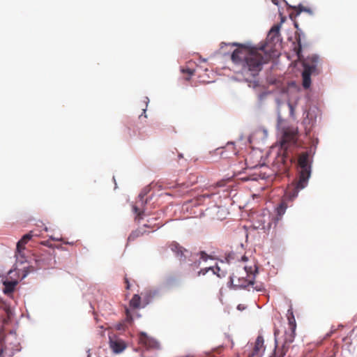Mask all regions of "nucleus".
Listing matches in <instances>:
<instances>
[{
	"label": "nucleus",
	"instance_id": "28",
	"mask_svg": "<svg viewBox=\"0 0 357 357\" xmlns=\"http://www.w3.org/2000/svg\"><path fill=\"white\" fill-rule=\"evenodd\" d=\"M126 314L127 319L129 321H132V318L131 314L130 312L129 309L127 307H126Z\"/></svg>",
	"mask_w": 357,
	"mask_h": 357
},
{
	"label": "nucleus",
	"instance_id": "24",
	"mask_svg": "<svg viewBox=\"0 0 357 357\" xmlns=\"http://www.w3.org/2000/svg\"><path fill=\"white\" fill-rule=\"evenodd\" d=\"M22 249V238H20L17 243V252L18 253L19 255H21Z\"/></svg>",
	"mask_w": 357,
	"mask_h": 357
},
{
	"label": "nucleus",
	"instance_id": "34",
	"mask_svg": "<svg viewBox=\"0 0 357 357\" xmlns=\"http://www.w3.org/2000/svg\"><path fill=\"white\" fill-rule=\"evenodd\" d=\"M303 6H298V13H301V11H303Z\"/></svg>",
	"mask_w": 357,
	"mask_h": 357
},
{
	"label": "nucleus",
	"instance_id": "18",
	"mask_svg": "<svg viewBox=\"0 0 357 357\" xmlns=\"http://www.w3.org/2000/svg\"><path fill=\"white\" fill-rule=\"evenodd\" d=\"M287 319L289 321V330L296 331V323L294 316V313L291 310H288Z\"/></svg>",
	"mask_w": 357,
	"mask_h": 357
},
{
	"label": "nucleus",
	"instance_id": "26",
	"mask_svg": "<svg viewBox=\"0 0 357 357\" xmlns=\"http://www.w3.org/2000/svg\"><path fill=\"white\" fill-rule=\"evenodd\" d=\"M133 211L137 214V217L138 219L142 218V215L143 213L142 211H140L139 209L137 206L133 207Z\"/></svg>",
	"mask_w": 357,
	"mask_h": 357
},
{
	"label": "nucleus",
	"instance_id": "31",
	"mask_svg": "<svg viewBox=\"0 0 357 357\" xmlns=\"http://www.w3.org/2000/svg\"><path fill=\"white\" fill-rule=\"evenodd\" d=\"M125 132V134L128 136V137H132V135L131 134L130 132V128L129 127L126 128L124 130Z\"/></svg>",
	"mask_w": 357,
	"mask_h": 357
},
{
	"label": "nucleus",
	"instance_id": "30",
	"mask_svg": "<svg viewBox=\"0 0 357 357\" xmlns=\"http://www.w3.org/2000/svg\"><path fill=\"white\" fill-rule=\"evenodd\" d=\"M287 105H288V107H289V111H290V114L291 116H293L294 115V108L293 105L290 102H288Z\"/></svg>",
	"mask_w": 357,
	"mask_h": 357
},
{
	"label": "nucleus",
	"instance_id": "8",
	"mask_svg": "<svg viewBox=\"0 0 357 357\" xmlns=\"http://www.w3.org/2000/svg\"><path fill=\"white\" fill-rule=\"evenodd\" d=\"M109 344L110 349L114 354H120L127 347V344L125 341L116 337H110Z\"/></svg>",
	"mask_w": 357,
	"mask_h": 357
},
{
	"label": "nucleus",
	"instance_id": "36",
	"mask_svg": "<svg viewBox=\"0 0 357 357\" xmlns=\"http://www.w3.org/2000/svg\"><path fill=\"white\" fill-rule=\"evenodd\" d=\"M273 3L275 5H278V0H272Z\"/></svg>",
	"mask_w": 357,
	"mask_h": 357
},
{
	"label": "nucleus",
	"instance_id": "9",
	"mask_svg": "<svg viewBox=\"0 0 357 357\" xmlns=\"http://www.w3.org/2000/svg\"><path fill=\"white\" fill-rule=\"evenodd\" d=\"M139 343L148 348H154L157 347V342L145 333H140L139 335Z\"/></svg>",
	"mask_w": 357,
	"mask_h": 357
},
{
	"label": "nucleus",
	"instance_id": "29",
	"mask_svg": "<svg viewBox=\"0 0 357 357\" xmlns=\"http://www.w3.org/2000/svg\"><path fill=\"white\" fill-rule=\"evenodd\" d=\"M212 195H213V194H208V193H206V194L202 195L199 197V200H201L202 199H205V198H210Z\"/></svg>",
	"mask_w": 357,
	"mask_h": 357
},
{
	"label": "nucleus",
	"instance_id": "17",
	"mask_svg": "<svg viewBox=\"0 0 357 357\" xmlns=\"http://www.w3.org/2000/svg\"><path fill=\"white\" fill-rule=\"evenodd\" d=\"M145 233V231L142 229H137L135 231H132L131 234L129 235L128 238V241L129 242L133 241L136 240L137 238L143 236V234Z\"/></svg>",
	"mask_w": 357,
	"mask_h": 357
},
{
	"label": "nucleus",
	"instance_id": "3",
	"mask_svg": "<svg viewBox=\"0 0 357 357\" xmlns=\"http://www.w3.org/2000/svg\"><path fill=\"white\" fill-rule=\"evenodd\" d=\"M318 63L319 57L317 55L309 56L303 61V86L306 89L311 85V75L317 73Z\"/></svg>",
	"mask_w": 357,
	"mask_h": 357
},
{
	"label": "nucleus",
	"instance_id": "14",
	"mask_svg": "<svg viewBox=\"0 0 357 357\" xmlns=\"http://www.w3.org/2000/svg\"><path fill=\"white\" fill-rule=\"evenodd\" d=\"M295 335L296 331L290 330L289 332H286L284 334V343L282 344H286L289 347L290 344L294 340Z\"/></svg>",
	"mask_w": 357,
	"mask_h": 357
},
{
	"label": "nucleus",
	"instance_id": "32",
	"mask_svg": "<svg viewBox=\"0 0 357 357\" xmlns=\"http://www.w3.org/2000/svg\"><path fill=\"white\" fill-rule=\"evenodd\" d=\"M124 282H125V283L126 284V288L127 289H129L130 287V284L128 279L126 277L124 278Z\"/></svg>",
	"mask_w": 357,
	"mask_h": 357
},
{
	"label": "nucleus",
	"instance_id": "35",
	"mask_svg": "<svg viewBox=\"0 0 357 357\" xmlns=\"http://www.w3.org/2000/svg\"><path fill=\"white\" fill-rule=\"evenodd\" d=\"M227 45V44H226L225 43H221L220 44V49H222L224 46H226Z\"/></svg>",
	"mask_w": 357,
	"mask_h": 357
},
{
	"label": "nucleus",
	"instance_id": "20",
	"mask_svg": "<svg viewBox=\"0 0 357 357\" xmlns=\"http://www.w3.org/2000/svg\"><path fill=\"white\" fill-rule=\"evenodd\" d=\"M287 208V204L284 202H282L276 208L278 215L282 216V215H284L286 211Z\"/></svg>",
	"mask_w": 357,
	"mask_h": 357
},
{
	"label": "nucleus",
	"instance_id": "33",
	"mask_svg": "<svg viewBox=\"0 0 357 357\" xmlns=\"http://www.w3.org/2000/svg\"><path fill=\"white\" fill-rule=\"evenodd\" d=\"M223 347H218V348L215 349L213 352H216L217 354H220L222 351Z\"/></svg>",
	"mask_w": 357,
	"mask_h": 357
},
{
	"label": "nucleus",
	"instance_id": "11",
	"mask_svg": "<svg viewBox=\"0 0 357 357\" xmlns=\"http://www.w3.org/2000/svg\"><path fill=\"white\" fill-rule=\"evenodd\" d=\"M280 26L279 24L274 25L269 31L267 39L271 41H274L275 40L278 41L280 36Z\"/></svg>",
	"mask_w": 357,
	"mask_h": 357
},
{
	"label": "nucleus",
	"instance_id": "27",
	"mask_svg": "<svg viewBox=\"0 0 357 357\" xmlns=\"http://www.w3.org/2000/svg\"><path fill=\"white\" fill-rule=\"evenodd\" d=\"M252 287L254 289L257 290V291H260L264 289V286L262 284H256L255 286L253 285Z\"/></svg>",
	"mask_w": 357,
	"mask_h": 357
},
{
	"label": "nucleus",
	"instance_id": "21",
	"mask_svg": "<svg viewBox=\"0 0 357 357\" xmlns=\"http://www.w3.org/2000/svg\"><path fill=\"white\" fill-rule=\"evenodd\" d=\"M223 149H225L226 151H230L233 155L236 154V150L235 148L234 143L233 142H228L225 147L222 148Z\"/></svg>",
	"mask_w": 357,
	"mask_h": 357
},
{
	"label": "nucleus",
	"instance_id": "10",
	"mask_svg": "<svg viewBox=\"0 0 357 357\" xmlns=\"http://www.w3.org/2000/svg\"><path fill=\"white\" fill-rule=\"evenodd\" d=\"M264 337L261 335H259L255 342V347L253 349L252 355H257L259 354L261 351L264 350Z\"/></svg>",
	"mask_w": 357,
	"mask_h": 357
},
{
	"label": "nucleus",
	"instance_id": "22",
	"mask_svg": "<svg viewBox=\"0 0 357 357\" xmlns=\"http://www.w3.org/2000/svg\"><path fill=\"white\" fill-rule=\"evenodd\" d=\"M181 71L183 73H187L188 75V77L185 78L187 80H189L190 76L193 75L195 73V69H191L190 68H183Z\"/></svg>",
	"mask_w": 357,
	"mask_h": 357
},
{
	"label": "nucleus",
	"instance_id": "2",
	"mask_svg": "<svg viewBox=\"0 0 357 357\" xmlns=\"http://www.w3.org/2000/svg\"><path fill=\"white\" fill-rule=\"evenodd\" d=\"M170 250L174 253L176 258L181 263H184L188 259L191 263L189 266L193 269L197 268L200 265V260L206 261L211 257L204 251H201L197 254H192L188 250L181 246L177 242L173 241L169 245Z\"/></svg>",
	"mask_w": 357,
	"mask_h": 357
},
{
	"label": "nucleus",
	"instance_id": "15",
	"mask_svg": "<svg viewBox=\"0 0 357 357\" xmlns=\"http://www.w3.org/2000/svg\"><path fill=\"white\" fill-rule=\"evenodd\" d=\"M209 270H211L214 274H217V275L219 278L223 276V274H220L219 273L220 271V268L218 266L215 267H209V268H206L204 269H202L197 273V276H199L201 275H205Z\"/></svg>",
	"mask_w": 357,
	"mask_h": 357
},
{
	"label": "nucleus",
	"instance_id": "6",
	"mask_svg": "<svg viewBox=\"0 0 357 357\" xmlns=\"http://www.w3.org/2000/svg\"><path fill=\"white\" fill-rule=\"evenodd\" d=\"M309 155L307 152H303L300 154L298 160V165L301 168L299 177L302 180H308L310 176V167L308 164Z\"/></svg>",
	"mask_w": 357,
	"mask_h": 357
},
{
	"label": "nucleus",
	"instance_id": "19",
	"mask_svg": "<svg viewBox=\"0 0 357 357\" xmlns=\"http://www.w3.org/2000/svg\"><path fill=\"white\" fill-rule=\"evenodd\" d=\"M141 298L138 294H135L130 301V306L134 309L140 306Z\"/></svg>",
	"mask_w": 357,
	"mask_h": 357
},
{
	"label": "nucleus",
	"instance_id": "12",
	"mask_svg": "<svg viewBox=\"0 0 357 357\" xmlns=\"http://www.w3.org/2000/svg\"><path fill=\"white\" fill-rule=\"evenodd\" d=\"M17 280H5L3 282V285H4V288L3 289V291L5 294H11L14 289H15V286L17 285Z\"/></svg>",
	"mask_w": 357,
	"mask_h": 357
},
{
	"label": "nucleus",
	"instance_id": "37",
	"mask_svg": "<svg viewBox=\"0 0 357 357\" xmlns=\"http://www.w3.org/2000/svg\"><path fill=\"white\" fill-rule=\"evenodd\" d=\"M26 274H27V272L24 270V275H23L24 278L26 277Z\"/></svg>",
	"mask_w": 357,
	"mask_h": 357
},
{
	"label": "nucleus",
	"instance_id": "1",
	"mask_svg": "<svg viewBox=\"0 0 357 357\" xmlns=\"http://www.w3.org/2000/svg\"><path fill=\"white\" fill-rule=\"evenodd\" d=\"M230 45L238 47L232 52L231 59L235 65L241 67V73L245 76H257L262 70L263 65L270 59V55L265 51V45L257 47L237 43Z\"/></svg>",
	"mask_w": 357,
	"mask_h": 357
},
{
	"label": "nucleus",
	"instance_id": "16",
	"mask_svg": "<svg viewBox=\"0 0 357 357\" xmlns=\"http://www.w3.org/2000/svg\"><path fill=\"white\" fill-rule=\"evenodd\" d=\"M297 42H298L297 45L294 43V52L297 56V60L299 61H301L303 60V55H302V47H301L300 38L298 39Z\"/></svg>",
	"mask_w": 357,
	"mask_h": 357
},
{
	"label": "nucleus",
	"instance_id": "25",
	"mask_svg": "<svg viewBox=\"0 0 357 357\" xmlns=\"http://www.w3.org/2000/svg\"><path fill=\"white\" fill-rule=\"evenodd\" d=\"M303 123L305 126V132L306 134H308L310 131V129L312 128V125L307 127V125L310 124V121L308 119H305L303 122Z\"/></svg>",
	"mask_w": 357,
	"mask_h": 357
},
{
	"label": "nucleus",
	"instance_id": "23",
	"mask_svg": "<svg viewBox=\"0 0 357 357\" xmlns=\"http://www.w3.org/2000/svg\"><path fill=\"white\" fill-rule=\"evenodd\" d=\"M34 236H38V235L34 234L32 231H31L29 233L24 235V244L26 243Z\"/></svg>",
	"mask_w": 357,
	"mask_h": 357
},
{
	"label": "nucleus",
	"instance_id": "5",
	"mask_svg": "<svg viewBox=\"0 0 357 357\" xmlns=\"http://www.w3.org/2000/svg\"><path fill=\"white\" fill-rule=\"evenodd\" d=\"M308 180H302V178L298 177L297 180L289 185L285 192V197L293 200L295 199L300 190H303L307 185Z\"/></svg>",
	"mask_w": 357,
	"mask_h": 357
},
{
	"label": "nucleus",
	"instance_id": "38",
	"mask_svg": "<svg viewBox=\"0 0 357 357\" xmlns=\"http://www.w3.org/2000/svg\"><path fill=\"white\" fill-rule=\"evenodd\" d=\"M238 310H242V309H243V308H242V307H241V305H238Z\"/></svg>",
	"mask_w": 357,
	"mask_h": 357
},
{
	"label": "nucleus",
	"instance_id": "7",
	"mask_svg": "<svg viewBox=\"0 0 357 357\" xmlns=\"http://www.w3.org/2000/svg\"><path fill=\"white\" fill-rule=\"evenodd\" d=\"M297 139V130L293 128H287L283 132L281 142L282 149H287L289 144H296Z\"/></svg>",
	"mask_w": 357,
	"mask_h": 357
},
{
	"label": "nucleus",
	"instance_id": "13",
	"mask_svg": "<svg viewBox=\"0 0 357 357\" xmlns=\"http://www.w3.org/2000/svg\"><path fill=\"white\" fill-rule=\"evenodd\" d=\"M289 350V347L286 344H282L281 347H276L273 355V357H284Z\"/></svg>",
	"mask_w": 357,
	"mask_h": 357
},
{
	"label": "nucleus",
	"instance_id": "4",
	"mask_svg": "<svg viewBox=\"0 0 357 357\" xmlns=\"http://www.w3.org/2000/svg\"><path fill=\"white\" fill-rule=\"evenodd\" d=\"M244 271L246 273L247 277H238L233 274L229 278V282L234 286L239 288H245L250 285H255L254 278L255 275L257 273V268L255 266L254 270L252 267H244Z\"/></svg>",
	"mask_w": 357,
	"mask_h": 357
}]
</instances>
